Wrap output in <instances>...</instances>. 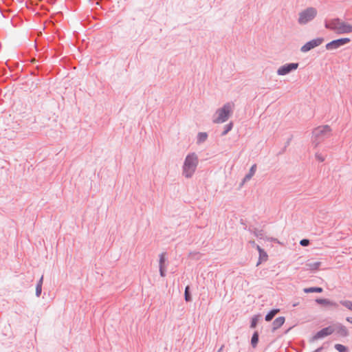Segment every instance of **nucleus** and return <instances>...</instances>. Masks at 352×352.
<instances>
[{"mask_svg": "<svg viewBox=\"0 0 352 352\" xmlns=\"http://www.w3.org/2000/svg\"><path fill=\"white\" fill-rule=\"evenodd\" d=\"M199 164V158L195 153H188L182 166V175L186 178H191L196 171Z\"/></svg>", "mask_w": 352, "mask_h": 352, "instance_id": "1", "label": "nucleus"}, {"mask_svg": "<svg viewBox=\"0 0 352 352\" xmlns=\"http://www.w3.org/2000/svg\"><path fill=\"white\" fill-rule=\"evenodd\" d=\"M331 135V129L329 125L320 126L312 132V142L315 147Z\"/></svg>", "mask_w": 352, "mask_h": 352, "instance_id": "2", "label": "nucleus"}, {"mask_svg": "<svg viewBox=\"0 0 352 352\" xmlns=\"http://www.w3.org/2000/svg\"><path fill=\"white\" fill-rule=\"evenodd\" d=\"M234 104L230 102H227L223 106L218 109L214 114L213 122L223 123L227 121L232 112Z\"/></svg>", "mask_w": 352, "mask_h": 352, "instance_id": "3", "label": "nucleus"}, {"mask_svg": "<svg viewBox=\"0 0 352 352\" xmlns=\"http://www.w3.org/2000/svg\"><path fill=\"white\" fill-rule=\"evenodd\" d=\"M317 15V10L316 8L310 7L299 13V18L298 22L300 25H305L312 21Z\"/></svg>", "mask_w": 352, "mask_h": 352, "instance_id": "4", "label": "nucleus"}, {"mask_svg": "<svg viewBox=\"0 0 352 352\" xmlns=\"http://www.w3.org/2000/svg\"><path fill=\"white\" fill-rule=\"evenodd\" d=\"M334 332L335 329H333V326L329 325L318 331L315 335L309 338V341L311 343L314 342L319 339H322L324 337L331 335Z\"/></svg>", "mask_w": 352, "mask_h": 352, "instance_id": "5", "label": "nucleus"}, {"mask_svg": "<svg viewBox=\"0 0 352 352\" xmlns=\"http://www.w3.org/2000/svg\"><path fill=\"white\" fill-rule=\"evenodd\" d=\"M324 41V38L318 37L311 40L302 45L300 48V51L303 53L307 52L316 47L320 45Z\"/></svg>", "mask_w": 352, "mask_h": 352, "instance_id": "6", "label": "nucleus"}, {"mask_svg": "<svg viewBox=\"0 0 352 352\" xmlns=\"http://www.w3.org/2000/svg\"><path fill=\"white\" fill-rule=\"evenodd\" d=\"M350 41L351 40L349 38H341L328 43L325 47L327 50H336L341 46L349 43Z\"/></svg>", "mask_w": 352, "mask_h": 352, "instance_id": "7", "label": "nucleus"}, {"mask_svg": "<svg viewBox=\"0 0 352 352\" xmlns=\"http://www.w3.org/2000/svg\"><path fill=\"white\" fill-rule=\"evenodd\" d=\"M299 66L298 63H287L280 66L277 70V74L279 76H285L291 72L296 70Z\"/></svg>", "mask_w": 352, "mask_h": 352, "instance_id": "8", "label": "nucleus"}, {"mask_svg": "<svg viewBox=\"0 0 352 352\" xmlns=\"http://www.w3.org/2000/svg\"><path fill=\"white\" fill-rule=\"evenodd\" d=\"M341 23L342 21L339 18H336L329 21H325L324 27L325 28L334 31L338 34L339 26H340Z\"/></svg>", "mask_w": 352, "mask_h": 352, "instance_id": "9", "label": "nucleus"}, {"mask_svg": "<svg viewBox=\"0 0 352 352\" xmlns=\"http://www.w3.org/2000/svg\"><path fill=\"white\" fill-rule=\"evenodd\" d=\"M333 326V329H335V332L338 336L343 337V338L347 337L349 336V330L343 324H342L340 323H337Z\"/></svg>", "mask_w": 352, "mask_h": 352, "instance_id": "10", "label": "nucleus"}, {"mask_svg": "<svg viewBox=\"0 0 352 352\" xmlns=\"http://www.w3.org/2000/svg\"><path fill=\"white\" fill-rule=\"evenodd\" d=\"M316 302L324 307H338V304L336 302L331 301L327 298H317Z\"/></svg>", "mask_w": 352, "mask_h": 352, "instance_id": "11", "label": "nucleus"}, {"mask_svg": "<svg viewBox=\"0 0 352 352\" xmlns=\"http://www.w3.org/2000/svg\"><path fill=\"white\" fill-rule=\"evenodd\" d=\"M256 249L259 254L258 261L256 263V266H258L261 264L262 262L266 261L267 260L268 256L266 252L262 249L259 245H256Z\"/></svg>", "mask_w": 352, "mask_h": 352, "instance_id": "12", "label": "nucleus"}, {"mask_svg": "<svg viewBox=\"0 0 352 352\" xmlns=\"http://www.w3.org/2000/svg\"><path fill=\"white\" fill-rule=\"evenodd\" d=\"M352 32V25L342 22L339 26L338 34H348Z\"/></svg>", "mask_w": 352, "mask_h": 352, "instance_id": "13", "label": "nucleus"}, {"mask_svg": "<svg viewBox=\"0 0 352 352\" xmlns=\"http://www.w3.org/2000/svg\"><path fill=\"white\" fill-rule=\"evenodd\" d=\"M285 321V318L283 316H279L276 318L272 322L273 330L275 331L279 329Z\"/></svg>", "mask_w": 352, "mask_h": 352, "instance_id": "14", "label": "nucleus"}, {"mask_svg": "<svg viewBox=\"0 0 352 352\" xmlns=\"http://www.w3.org/2000/svg\"><path fill=\"white\" fill-rule=\"evenodd\" d=\"M256 165L253 164L252 166V167L250 168L249 173L244 177L243 182H242V185L252 177V176L254 175V173L256 172Z\"/></svg>", "mask_w": 352, "mask_h": 352, "instance_id": "15", "label": "nucleus"}, {"mask_svg": "<svg viewBox=\"0 0 352 352\" xmlns=\"http://www.w3.org/2000/svg\"><path fill=\"white\" fill-rule=\"evenodd\" d=\"M250 232L253 233L254 236L259 239H263L264 236V232L263 230H259L258 228H249L248 230Z\"/></svg>", "mask_w": 352, "mask_h": 352, "instance_id": "16", "label": "nucleus"}, {"mask_svg": "<svg viewBox=\"0 0 352 352\" xmlns=\"http://www.w3.org/2000/svg\"><path fill=\"white\" fill-rule=\"evenodd\" d=\"M278 311V309H274L269 311L265 317V320L267 322L271 321Z\"/></svg>", "mask_w": 352, "mask_h": 352, "instance_id": "17", "label": "nucleus"}, {"mask_svg": "<svg viewBox=\"0 0 352 352\" xmlns=\"http://www.w3.org/2000/svg\"><path fill=\"white\" fill-rule=\"evenodd\" d=\"M322 292V288L319 287H312L304 289L305 293H321Z\"/></svg>", "mask_w": 352, "mask_h": 352, "instance_id": "18", "label": "nucleus"}, {"mask_svg": "<svg viewBox=\"0 0 352 352\" xmlns=\"http://www.w3.org/2000/svg\"><path fill=\"white\" fill-rule=\"evenodd\" d=\"M258 331H255L252 336L251 345L253 348H255L257 346L258 342Z\"/></svg>", "mask_w": 352, "mask_h": 352, "instance_id": "19", "label": "nucleus"}, {"mask_svg": "<svg viewBox=\"0 0 352 352\" xmlns=\"http://www.w3.org/2000/svg\"><path fill=\"white\" fill-rule=\"evenodd\" d=\"M25 84L27 85V86H28V89H34L36 88V85L34 83V80H33V77L32 76H30L29 78H27V80H25Z\"/></svg>", "mask_w": 352, "mask_h": 352, "instance_id": "20", "label": "nucleus"}, {"mask_svg": "<svg viewBox=\"0 0 352 352\" xmlns=\"http://www.w3.org/2000/svg\"><path fill=\"white\" fill-rule=\"evenodd\" d=\"M208 138V134L204 132H200L197 135V143L200 144L204 142Z\"/></svg>", "mask_w": 352, "mask_h": 352, "instance_id": "21", "label": "nucleus"}, {"mask_svg": "<svg viewBox=\"0 0 352 352\" xmlns=\"http://www.w3.org/2000/svg\"><path fill=\"white\" fill-rule=\"evenodd\" d=\"M184 299L186 302L192 301V296L190 292V287L188 285L185 288L184 291Z\"/></svg>", "mask_w": 352, "mask_h": 352, "instance_id": "22", "label": "nucleus"}, {"mask_svg": "<svg viewBox=\"0 0 352 352\" xmlns=\"http://www.w3.org/2000/svg\"><path fill=\"white\" fill-rule=\"evenodd\" d=\"M321 265V263L319 261L310 263L307 264L309 269L311 270H317Z\"/></svg>", "mask_w": 352, "mask_h": 352, "instance_id": "23", "label": "nucleus"}, {"mask_svg": "<svg viewBox=\"0 0 352 352\" xmlns=\"http://www.w3.org/2000/svg\"><path fill=\"white\" fill-rule=\"evenodd\" d=\"M232 127H233V123L232 122L228 123V124H226L224 126V130L221 133V135L222 136L226 135L229 131H230L232 130Z\"/></svg>", "mask_w": 352, "mask_h": 352, "instance_id": "24", "label": "nucleus"}, {"mask_svg": "<svg viewBox=\"0 0 352 352\" xmlns=\"http://www.w3.org/2000/svg\"><path fill=\"white\" fill-rule=\"evenodd\" d=\"M334 348L339 352H348V348L341 344H336Z\"/></svg>", "mask_w": 352, "mask_h": 352, "instance_id": "25", "label": "nucleus"}, {"mask_svg": "<svg viewBox=\"0 0 352 352\" xmlns=\"http://www.w3.org/2000/svg\"><path fill=\"white\" fill-rule=\"evenodd\" d=\"M166 253L162 252L160 254V260H159V266H165V261H166Z\"/></svg>", "mask_w": 352, "mask_h": 352, "instance_id": "26", "label": "nucleus"}, {"mask_svg": "<svg viewBox=\"0 0 352 352\" xmlns=\"http://www.w3.org/2000/svg\"><path fill=\"white\" fill-rule=\"evenodd\" d=\"M258 320V316H254L251 320L250 328L254 329L256 327Z\"/></svg>", "mask_w": 352, "mask_h": 352, "instance_id": "27", "label": "nucleus"}, {"mask_svg": "<svg viewBox=\"0 0 352 352\" xmlns=\"http://www.w3.org/2000/svg\"><path fill=\"white\" fill-rule=\"evenodd\" d=\"M341 305H342L346 308L352 311V301L350 300H343L340 302Z\"/></svg>", "mask_w": 352, "mask_h": 352, "instance_id": "28", "label": "nucleus"}, {"mask_svg": "<svg viewBox=\"0 0 352 352\" xmlns=\"http://www.w3.org/2000/svg\"><path fill=\"white\" fill-rule=\"evenodd\" d=\"M160 274L162 277L166 276V267L165 266H159Z\"/></svg>", "mask_w": 352, "mask_h": 352, "instance_id": "29", "label": "nucleus"}, {"mask_svg": "<svg viewBox=\"0 0 352 352\" xmlns=\"http://www.w3.org/2000/svg\"><path fill=\"white\" fill-rule=\"evenodd\" d=\"M42 292V286L40 285H36V296L37 297L40 296Z\"/></svg>", "mask_w": 352, "mask_h": 352, "instance_id": "30", "label": "nucleus"}, {"mask_svg": "<svg viewBox=\"0 0 352 352\" xmlns=\"http://www.w3.org/2000/svg\"><path fill=\"white\" fill-rule=\"evenodd\" d=\"M310 243L309 242V239H302L300 241V244L302 245V246H307L309 245Z\"/></svg>", "mask_w": 352, "mask_h": 352, "instance_id": "31", "label": "nucleus"}, {"mask_svg": "<svg viewBox=\"0 0 352 352\" xmlns=\"http://www.w3.org/2000/svg\"><path fill=\"white\" fill-rule=\"evenodd\" d=\"M316 158L320 162H322L324 161V157L320 153L316 154Z\"/></svg>", "mask_w": 352, "mask_h": 352, "instance_id": "32", "label": "nucleus"}, {"mask_svg": "<svg viewBox=\"0 0 352 352\" xmlns=\"http://www.w3.org/2000/svg\"><path fill=\"white\" fill-rule=\"evenodd\" d=\"M43 276H42L39 280L37 282L36 285H40L41 286H42L43 285Z\"/></svg>", "mask_w": 352, "mask_h": 352, "instance_id": "33", "label": "nucleus"}, {"mask_svg": "<svg viewBox=\"0 0 352 352\" xmlns=\"http://www.w3.org/2000/svg\"><path fill=\"white\" fill-rule=\"evenodd\" d=\"M324 349V346H321L320 347H318V349H316L315 351H314L313 352H320L322 351V350Z\"/></svg>", "mask_w": 352, "mask_h": 352, "instance_id": "34", "label": "nucleus"}, {"mask_svg": "<svg viewBox=\"0 0 352 352\" xmlns=\"http://www.w3.org/2000/svg\"><path fill=\"white\" fill-rule=\"evenodd\" d=\"M346 320V321L352 324V317H347Z\"/></svg>", "mask_w": 352, "mask_h": 352, "instance_id": "35", "label": "nucleus"}, {"mask_svg": "<svg viewBox=\"0 0 352 352\" xmlns=\"http://www.w3.org/2000/svg\"><path fill=\"white\" fill-rule=\"evenodd\" d=\"M223 348V345H222L220 349L217 351V352H221Z\"/></svg>", "mask_w": 352, "mask_h": 352, "instance_id": "36", "label": "nucleus"}, {"mask_svg": "<svg viewBox=\"0 0 352 352\" xmlns=\"http://www.w3.org/2000/svg\"><path fill=\"white\" fill-rule=\"evenodd\" d=\"M289 140H289L287 142V144H286V145H285V148L289 145Z\"/></svg>", "mask_w": 352, "mask_h": 352, "instance_id": "37", "label": "nucleus"}]
</instances>
